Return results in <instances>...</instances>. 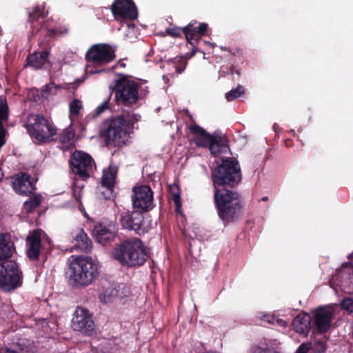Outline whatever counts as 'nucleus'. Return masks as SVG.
<instances>
[{
    "label": "nucleus",
    "instance_id": "nucleus-4",
    "mask_svg": "<svg viewBox=\"0 0 353 353\" xmlns=\"http://www.w3.org/2000/svg\"><path fill=\"white\" fill-rule=\"evenodd\" d=\"M112 257L128 267L142 265L146 261V252L142 242L137 238L123 241L112 252Z\"/></svg>",
    "mask_w": 353,
    "mask_h": 353
},
{
    "label": "nucleus",
    "instance_id": "nucleus-46",
    "mask_svg": "<svg viewBox=\"0 0 353 353\" xmlns=\"http://www.w3.org/2000/svg\"><path fill=\"white\" fill-rule=\"evenodd\" d=\"M318 344L321 345V347L322 348L321 351L322 352L324 351V350L325 349L324 344L322 342L319 343Z\"/></svg>",
    "mask_w": 353,
    "mask_h": 353
},
{
    "label": "nucleus",
    "instance_id": "nucleus-41",
    "mask_svg": "<svg viewBox=\"0 0 353 353\" xmlns=\"http://www.w3.org/2000/svg\"><path fill=\"white\" fill-rule=\"evenodd\" d=\"M181 30L177 28H168L167 29V32L168 34L174 36V37H178L181 34Z\"/></svg>",
    "mask_w": 353,
    "mask_h": 353
},
{
    "label": "nucleus",
    "instance_id": "nucleus-6",
    "mask_svg": "<svg viewBox=\"0 0 353 353\" xmlns=\"http://www.w3.org/2000/svg\"><path fill=\"white\" fill-rule=\"evenodd\" d=\"M88 61L87 72L96 74L103 70H94L92 67L103 66L111 62L115 58L114 50L107 44H97L91 47L86 53Z\"/></svg>",
    "mask_w": 353,
    "mask_h": 353
},
{
    "label": "nucleus",
    "instance_id": "nucleus-23",
    "mask_svg": "<svg viewBox=\"0 0 353 353\" xmlns=\"http://www.w3.org/2000/svg\"><path fill=\"white\" fill-rule=\"evenodd\" d=\"M75 133L71 128L65 129L59 137V141L62 147L68 149L73 145Z\"/></svg>",
    "mask_w": 353,
    "mask_h": 353
},
{
    "label": "nucleus",
    "instance_id": "nucleus-38",
    "mask_svg": "<svg viewBox=\"0 0 353 353\" xmlns=\"http://www.w3.org/2000/svg\"><path fill=\"white\" fill-rule=\"evenodd\" d=\"M125 120H126V125H132L134 122L136 121H138L140 119V116L139 115H132L130 117V116H125L123 115Z\"/></svg>",
    "mask_w": 353,
    "mask_h": 353
},
{
    "label": "nucleus",
    "instance_id": "nucleus-45",
    "mask_svg": "<svg viewBox=\"0 0 353 353\" xmlns=\"http://www.w3.org/2000/svg\"><path fill=\"white\" fill-rule=\"evenodd\" d=\"M274 324H277L278 325L283 327H285L287 325V323L285 321L278 318H276Z\"/></svg>",
    "mask_w": 353,
    "mask_h": 353
},
{
    "label": "nucleus",
    "instance_id": "nucleus-43",
    "mask_svg": "<svg viewBox=\"0 0 353 353\" xmlns=\"http://www.w3.org/2000/svg\"><path fill=\"white\" fill-rule=\"evenodd\" d=\"M262 320L264 321H266L269 323L274 324L276 317L274 316L270 315V314H265L263 316Z\"/></svg>",
    "mask_w": 353,
    "mask_h": 353
},
{
    "label": "nucleus",
    "instance_id": "nucleus-10",
    "mask_svg": "<svg viewBox=\"0 0 353 353\" xmlns=\"http://www.w3.org/2000/svg\"><path fill=\"white\" fill-rule=\"evenodd\" d=\"M125 125L126 120L123 115L110 122L105 133V142L108 145L120 146L125 143L127 137Z\"/></svg>",
    "mask_w": 353,
    "mask_h": 353
},
{
    "label": "nucleus",
    "instance_id": "nucleus-9",
    "mask_svg": "<svg viewBox=\"0 0 353 353\" xmlns=\"http://www.w3.org/2000/svg\"><path fill=\"white\" fill-rule=\"evenodd\" d=\"M72 328L85 336H92L96 332L92 315L88 310L77 307L72 319Z\"/></svg>",
    "mask_w": 353,
    "mask_h": 353
},
{
    "label": "nucleus",
    "instance_id": "nucleus-21",
    "mask_svg": "<svg viewBox=\"0 0 353 353\" xmlns=\"http://www.w3.org/2000/svg\"><path fill=\"white\" fill-rule=\"evenodd\" d=\"M74 246L87 252L90 250L91 248V241L88 237L87 234L83 230H78L74 234Z\"/></svg>",
    "mask_w": 353,
    "mask_h": 353
},
{
    "label": "nucleus",
    "instance_id": "nucleus-24",
    "mask_svg": "<svg viewBox=\"0 0 353 353\" xmlns=\"http://www.w3.org/2000/svg\"><path fill=\"white\" fill-rule=\"evenodd\" d=\"M117 285L107 288L100 296L99 300L103 303L111 302L114 299L117 298L118 294Z\"/></svg>",
    "mask_w": 353,
    "mask_h": 353
},
{
    "label": "nucleus",
    "instance_id": "nucleus-28",
    "mask_svg": "<svg viewBox=\"0 0 353 353\" xmlns=\"http://www.w3.org/2000/svg\"><path fill=\"white\" fill-rule=\"evenodd\" d=\"M168 64H172L175 68L178 74H181L185 68L187 60L183 57H175L173 60L168 61Z\"/></svg>",
    "mask_w": 353,
    "mask_h": 353
},
{
    "label": "nucleus",
    "instance_id": "nucleus-40",
    "mask_svg": "<svg viewBox=\"0 0 353 353\" xmlns=\"http://www.w3.org/2000/svg\"><path fill=\"white\" fill-rule=\"evenodd\" d=\"M108 101H104L103 103L99 105L95 110V114L97 116H99L102 112H103L106 109H108Z\"/></svg>",
    "mask_w": 353,
    "mask_h": 353
},
{
    "label": "nucleus",
    "instance_id": "nucleus-32",
    "mask_svg": "<svg viewBox=\"0 0 353 353\" xmlns=\"http://www.w3.org/2000/svg\"><path fill=\"white\" fill-rule=\"evenodd\" d=\"M183 32L185 33L186 39L190 43H192V41L195 40L198 36L197 33L191 25H188L183 28Z\"/></svg>",
    "mask_w": 353,
    "mask_h": 353
},
{
    "label": "nucleus",
    "instance_id": "nucleus-34",
    "mask_svg": "<svg viewBox=\"0 0 353 353\" xmlns=\"http://www.w3.org/2000/svg\"><path fill=\"white\" fill-rule=\"evenodd\" d=\"M117 291L118 292H117V294H118L117 298H119V299H123L124 297H126L130 294L128 288L123 283H121V284H119L117 285Z\"/></svg>",
    "mask_w": 353,
    "mask_h": 353
},
{
    "label": "nucleus",
    "instance_id": "nucleus-26",
    "mask_svg": "<svg viewBox=\"0 0 353 353\" xmlns=\"http://www.w3.org/2000/svg\"><path fill=\"white\" fill-rule=\"evenodd\" d=\"M41 203V196L35 195L32 197L29 201H27L23 204L24 210L28 212H32Z\"/></svg>",
    "mask_w": 353,
    "mask_h": 353
},
{
    "label": "nucleus",
    "instance_id": "nucleus-19",
    "mask_svg": "<svg viewBox=\"0 0 353 353\" xmlns=\"http://www.w3.org/2000/svg\"><path fill=\"white\" fill-rule=\"evenodd\" d=\"M28 65L34 69H41L45 68L48 64V52H34L27 58Z\"/></svg>",
    "mask_w": 353,
    "mask_h": 353
},
{
    "label": "nucleus",
    "instance_id": "nucleus-35",
    "mask_svg": "<svg viewBox=\"0 0 353 353\" xmlns=\"http://www.w3.org/2000/svg\"><path fill=\"white\" fill-rule=\"evenodd\" d=\"M341 307L349 313L353 312V298L347 297L344 299L341 303Z\"/></svg>",
    "mask_w": 353,
    "mask_h": 353
},
{
    "label": "nucleus",
    "instance_id": "nucleus-3",
    "mask_svg": "<svg viewBox=\"0 0 353 353\" xmlns=\"http://www.w3.org/2000/svg\"><path fill=\"white\" fill-rule=\"evenodd\" d=\"M99 267L90 257H76L68 268V281L76 288H85L90 285L99 275Z\"/></svg>",
    "mask_w": 353,
    "mask_h": 353
},
{
    "label": "nucleus",
    "instance_id": "nucleus-17",
    "mask_svg": "<svg viewBox=\"0 0 353 353\" xmlns=\"http://www.w3.org/2000/svg\"><path fill=\"white\" fill-rule=\"evenodd\" d=\"M93 235L96 241L101 244H105L107 242L113 240L115 236L112 229L101 224H99L94 227Z\"/></svg>",
    "mask_w": 353,
    "mask_h": 353
},
{
    "label": "nucleus",
    "instance_id": "nucleus-42",
    "mask_svg": "<svg viewBox=\"0 0 353 353\" xmlns=\"http://www.w3.org/2000/svg\"><path fill=\"white\" fill-rule=\"evenodd\" d=\"M310 347L308 344L303 343L297 349L296 353H307Z\"/></svg>",
    "mask_w": 353,
    "mask_h": 353
},
{
    "label": "nucleus",
    "instance_id": "nucleus-22",
    "mask_svg": "<svg viewBox=\"0 0 353 353\" xmlns=\"http://www.w3.org/2000/svg\"><path fill=\"white\" fill-rule=\"evenodd\" d=\"M117 174V168L115 166L110 165L107 170L103 171L102 176V185L108 189H110L116 179Z\"/></svg>",
    "mask_w": 353,
    "mask_h": 353
},
{
    "label": "nucleus",
    "instance_id": "nucleus-2",
    "mask_svg": "<svg viewBox=\"0 0 353 353\" xmlns=\"http://www.w3.org/2000/svg\"><path fill=\"white\" fill-rule=\"evenodd\" d=\"M14 252L13 242L7 234H0V287L5 291L14 289L21 284V272L18 265L7 260Z\"/></svg>",
    "mask_w": 353,
    "mask_h": 353
},
{
    "label": "nucleus",
    "instance_id": "nucleus-15",
    "mask_svg": "<svg viewBox=\"0 0 353 353\" xmlns=\"http://www.w3.org/2000/svg\"><path fill=\"white\" fill-rule=\"evenodd\" d=\"M45 234L40 230L30 232L26 238L27 243V256L32 260H37L41 249V240Z\"/></svg>",
    "mask_w": 353,
    "mask_h": 353
},
{
    "label": "nucleus",
    "instance_id": "nucleus-12",
    "mask_svg": "<svg viewBox=\"0 0 353 353\" xmlns=\"http://www.w3.org/2000/svg\"><path fill=\"white\" fill-rule=\"evenodd\" d=\"M111 10L116 19L134 20L138 17V12L132 0H115Z\"/></svg>",
    "mask_w": 353,
    "mask_h": 353
},
{
    "label": "nucleus",
    "instance_id": "nucleus-25",
    "mask_svg": "<svg viewBox=\"0 0 353 353\" xmlns=\"http://www.w3.org/2000/svg\"><path fill=\"white\" fill-rule=\"evenodd\" d=\"M84 183L81 180L76 179L72 185V195L77 203L79 204V208L81 209V195Z\"/></svg>",
    "mask_w": 353,
    "mask_h": 353
},
{
    "label": "nucleus",
    "instance_id": "nucleus-44",
    "mask_svg": "<svg viewBox=\"0 0 353 353\" xmlns=\"http://www.w3.org/2000/svg\"><path fill=\"white\" fill-rule=\"evenodd\" d=\"M3 352L1 353H28V351L26 350H24L23 348L20 349V352H19L17 350H2Z\"/></svg>",
    "mask_w": 353,
    "mask_h": 353
},
{
    "label": "nucleus",
    "instance_id": "nucleus-33",
    "mask_svg": "<svg viewBox=\"0 0 353 353\" xmlns=\"http://www.w3.org/2000/svg\"><path fill=\"white\" fill-rule=\"evenodd\" d=\"M170 192L172 194L173 201L177 209L181 208L180 195L177 186L173 185L170 187Z\"/></svg>",
    "mask_w": 353,
    "mask_h": 353
},
{
    "label": "nucleus",
    "instance_id": "nucleus-7",
    "mask_svg": "<svg viewBox=\"0 0 353 353\" xmlns=\"http://www.w3.org/2000/svg\"><path fill=\"white\" fill-rule=\"evenodd\" d=\"M26 125L30 134L39 141H50L56 134V129L41 115L30 114Z\"/></svg>",
    "mask_w": 353,
    "mask_h": 353
},
{
    "label": "nucleus",
    "instance_id": "nucleus-13",
    "mask_svg": "<svg viewBox=\"0 0 353 353\" xmlns=\"http://www.w3.org/2000/svg\"><path fill=\"white\" fill-rule=\"evenodd\" d=\"M93 160L92 157L83 152L76 151L73 153L72 165L73 172L82 178H87L92 169Z\"/></svg>",
    "mask_w": 353,
    "mask_h": 353
},
{
    "label": "nucleus",
    "instance_id": "nucleus-18",
    "mask_svg": "<svg viewBox=\"0 0 353 353\" xmlns=\"http://www.w3.org/2000/svg\"><path fill=\"white\" fill-rule=\"evenodd\" d=\"M292 325L297 333L307 335L310 330V316L307 314H300L294 318Z\"/></svg>",
    "mask_w": 353,
    "mask_h": 353
},
{
    "label": "nucleus",
    "instance_id": "nucleus-29",
    "mask_svg": "<svg viewBox=\"0 0 353 353\" xmlns=\"http://www.w3.org/2000/svg\"><path fill=\"white\" fill-rule=\"evenodd\" d=\"M120 223L123 228L131 230V225H132V212H122L121 214Z\"/></svg>",
    "mask_w": 353,
    "mask_h": 353
},
{
    "label": "nucleus",
    "instance_id": "nucleus-30",
    "mask_svg": "<svg viewBox=\"0 0 353 353\" xmlns=\"http://www.w3.org/2000/svg\"><path fill=\"white\" fill-rule=\"evenodd\" d=\"M244 94V89L242 85H239L235 89H233L225 94L228 101H233Z\"/></svg>",
    "mask_w": 353,
    "mask_h": 353
},
{
    "label": "nucleus",
    "instance_id": "nucleus-11",
    "mask_svg": "<svg viewBox=\"0 0 353 353\" xmlns=\"http://www.w3.org/2000/svg\"><path fill=\"white\" fill-rule=\"evenodd\" d=\"M153 193L148 185H141L133 188L132 205L139 211L146 212L153 207Z\"/></svg>",
    "mask_w": 353,
    "mask_h": 353
},
{
    "label": "nucleus",
    "instance_id": "nucleus-1",
    "mask_svg": "<svg viewBox=\"0 0 353 353\" xmlns=\"http://www.w3.org/2000/svg\"><path fill=\"white\" fill-rule=\"evenodd\" d=\"M212 177L214 196L219 216L224 222L232 221L237 217L241 209L239 194L226 189L218 190L216 186H234L239 183L241 179L239 163L231 159L224 160L222 164L213 171Z\"/></svg>",
    "mask_w": 353,
    "mask_h": 353
},
{
    "label": "nucleus",
    "instance_id": "nucleus-31",
    "mask_svg": "<svg viewBox=\"0 0 353 353\" xmlns=\"http://www.w3.org/2000/svg\"><path fill=\"white\" fill-rule=\"evenodd\" d=\"M44 5L37 6L34 10L30 13L29 20L30 21H37L40 17L44 16Z\"/></svg>",
    "mask_w": 353,
    "mask_h": 353
},
{
    "label": "nucleus",
    "instance_id": "nucleus-20",
    "mask_svg": "<svg viewBox=\"0 0 353 353\" xmlns=\"http://www.w3.org/2000/svg\"><path fill=\"white\" fill-rule=\"evenodd\" d=\"M131 230L141 234L146 232L150 228V224L144 220L143 215L138 211L132 212V225Z\"/></svg>",
    "mask_w": 353,
    "mask_h": 353
},
{
    "label": "nucleus",
    "instance_id": "nucleus-27",
    "mask_svg": "<svg viewBox=\"0 0 353 353\" xmlns=\"http://www.w3.org/2000/svg\"><path fill=\"white\" fill-rule=\"evenodd\" d=\"M82 109V103L78 99H73L70 103V117L72 120L78 117Z\"/></svg>",
    "mask_w": 353,
    "mask_h": 353
},
{
    "label": "nucleus",
    "instance_id": "nucleus-5",
    "mask_svg": "<svg viewBox=\"0 0 353 353\" xmlns=\"http://www.w3.org/2000/svg\"><path fill=\"white\" fill-rule=\"evenodd\" d=\"M110 88L115 92V99L119 103L129 105L138 100L139 84L125 76L114 81Z\"/></svg>",
    "mask_w": 353,
    "mask_h": 353
},
{
    "label": "nucleus",
    "instance_id": "nucleus-8",
    "mask_svg": "<svg viewBox=\"0 0 353 353\" xmlns=\"http://www.w3.org/2000/svg\"><path fill=\"white\" fill-rule=\"evenodd\" d=\"M191 132L194 134V141L199 147H209V150L214 155L220 152L221 149L225 144V140L218 133L210 134L203 128L197 125L190 127Z\"/></svg>",
    "mask_w": 353,
    "mask_h": 353
},
{
    "label": "nucleus",
    "instance_id": "nucleus-16",
    "mask_svg": "<svg viewBox=\"0 0 353 353\" xmlns=\"http://www.w3.org/2000/svg\"><path fill=\"white\" fill-rule=\"evenodd\" d=\"M12 185L15 191L21 194L31 193L34 189L32 183L30 181V176L24 173L17 175Z\"/></svg>",
    "mask_w": 353,
    "mask_h": 353
},
{
    "label": "nucleus",
    "instance_id": "nucleus-36",
    "mask_svg": "<svg viewBox=\"0 0 353 353\" xmlns=\"http://www.w3.org/2000/svg\"><path fill=\"white\" fill-rule=\"evenodd\" d=\"M251 353H281V352L274 348H262L260 347H255L253 348Z\"/></svg>",
    "mask_w": 353,
    "mask_h": 353
},
{
    "label": "nucleus",
    "instance_id": "nucleus-39",
    "mask_svg": "<svg viewBox=\"0 0 353 353\" xmlns=\"http://www.w3.org/2000/svg\"><path fill=\"white\" fill-rule=\"evenodd\" d=\"M208 28V24L203 23H201L199 27L193 28L198 35L204 34Z\"/></svg>",
    "mask_w": 353,
    "mask_h": 353
},
{
    "label": "nucleus",
    "instance_id": "nucleus-37",
    "mask_svg": "<svg viewBox=\"0 0 353 353\" xmlns=\"http://www.w3.org/2000/svg\"><path fill=\"white\" fill-rule=\"evenodd\" d=\"M57 89V87L54 85V83H51V84H49V85H46L45 87H43V97H46L45 93H49V94H55L56 93V90Z\"/></svg>",
    "mask_w": 353,
    "mask_h": 353
},
{
    "label": "nucleus",
    "instance_id": "nucleus-14",
    "mask_svg": "<svg viewBox=\"0 0 353 353\" xmlns=\"http://www.w3.org/2000/svg\"><path fill=\"white\" fill-rule=\"evenodd\" d=\"M338 306L336 304H331L321 307L314 312L315 321L318 330L320 332H325L330 327L331 320Z\"/></svg>",
    "mask_w": 353,
    "mask_h": 353
}]
</instances>
